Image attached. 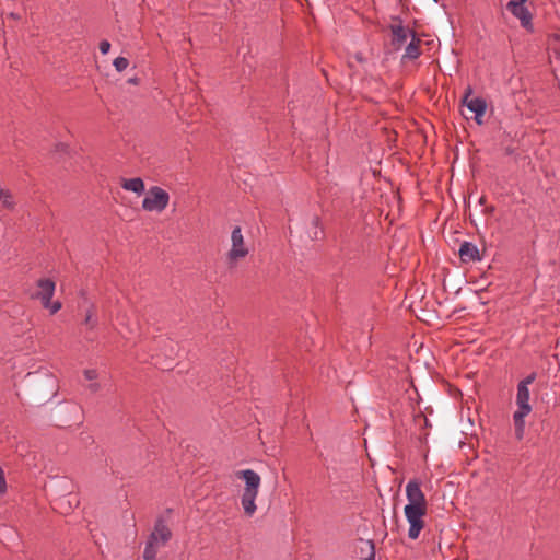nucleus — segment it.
I'll return each mask as SVG.
<instances>
[{"instance_id": "1", "label": "nucleus", "mask_w": 560, "mask_h": 560, "mask_svg": "<svg viewBox=\"0 0 560 560\" xmlns=\"http://www.w3.org/2000/svg\"><path fill=\"white\" fill-rule=\"evenodd\" d=\"M235 476L245 482V487L241 495V504L245 515L252 517L257 511L256 499L258 497L261 478L253 469L238 470L235 472Z\"/></svg>"}, {"instance_id": "2", "label": "nucleus", "mask_w": 560, "mask_h": 560, "mask_svg": "<svg viewBox=\"0 0 560 560\" xmlns=\"http://www.w3.org/2000/svg\"><path fill=\"white\" fill-rule=\"evenodd\" d=\"M517 409L513 415L515 435L517 440L523 439L525 432V417L532 412L529 404V389L524 385H517L516 393Z\"/></svg>"}, {"instance_id": "3", "label": "nucleus", "mask_w": 560, "mask_h": 560, "mask_svg": "<svg viewBox=\"0 0 560 560\" xmlns=\"http://www.w3.org/2000/svg\"><path fill=\"white\" fill-rule=\"evenodd\" d=\"M170 202V194L160 186H152L142 200V209L148 212H163Z\"/></svg>"}, {"instance_id": "4", "label": "nucleus", "mask_w": 560, "mask_h": 560, "mask_svg": "<svg viewBox=\"0 0 560 560\" xmlns=\"http://www.w3.org/2000/svg\"><path fill=\"white\" fill-rule=\"evenodd\" d=\"M36 284L37 291L32 294V298L39 300L43 307L49 310L50 314H56L61 308V303L51 302L56 289L55 282L50 279H39Z\"/></svg>"}, {"instance_id": "5", "label": "nucleus", "mask_w": 560, "mask_h": 560, "mask_svg": "<svg viewBox=\"0 0 560 560\" xmlns=\"http://www.w3.org/2000/svg\"><path fill=\"white\" fill-rule=\"evenodd\" d=\"M231 248L226 254L230 267H234L240 260L244 259L249 249L245 244L244 236L240 226H235L231 233Z\"/></svg>"}, {"instance_id": "6", "label": "nucleus", "mask_w": 560, "mask_h": 560, "mask_svg": "<svg viewBox=\"0 0 560 560\" xmlns=\"http://www.w3.org/2000/svg\"><path fill=\"white\" fill-rule=\"evenodd\" d=\"M405 516L409 523L408 537L417 539L423 529V516L427 513V508L405 506Z\"/></svg>"}, {"instance_id": "7", "label": "nucleus", "mask_w": 560, "mask_h": 560, "mask_svg": "<svg viewBox=\"0 0 560 560\" xmlns=\"http://www.w3.org/2000/svg\"><path fill=\"white\" fill-rule=\"evenodd\" d=\"M389 30L392 33V44L397 50L401 48L409 37L412 38V34H416L413 30L404 26L399 18L394 19V23L389 25Z\"/></svg>"}, {"instance_id": "8", "label": "nucleus", "mask_w": 560, "mask_h": 560, "mask_svg": "<svg viewBox=\"0 0 560 560\" xmlns=\"http://www.w3.org/2000/svg\"><path fill=\"white\" fill-rule=\"evenodd\" d=\"M526 2H518V1H509L506 3V9L511 12L513 16L520 20V23L522 27H524L527 31H533V23H532V13L529 10L525 7Z\"/></svg>"}, {"instance_id": "9", "label": "nucleus", "mask_w": 560, "mask_h": 560, "mask_svg": "<svg viewBox=\"0 0 560 560\" xmlns=\"http://www.w3.org/2000/svg\"><path fill=\"white\" fill-rule=\"evenodd\" d=\"M408 504L406 506L427 508V500L417 479L410 480L406 486Z\"/></svg>"}, {"instance_id": "10", "label": "nucleus", "mask_w": 560, "mask_h": 560, "mask_svg": "<svg viewBox=\"0 0 560 560\" xmlns=\"http://www.w3.org/2000/svg\"><path fill=\"white\" fill-rule=\"evenodd\" d=\"M172 538V532L167 524L163 520H158L154 524V528L150 534L148 540L155 544L159 547H164L167 541Z\"/></svg>"}, {"instance_id": "11", "label": "nucleus", "mask_w": 560, "mask_h": 560, "mask_svg": "<svg viewBox=\"0 0 560 560\" xmlns=\"http://www.w3.org/2000/svg\"><path fill=\"white\" fill-rule=\"evenodd\" d=\"M470 94H471V89L469 88L464 100H463V103L467 106V108L470 112L475 113L476 121L478 124H481L480 118L485 115L486 109H487L486 101L481 97H475V98L468 100Z\"/></svg>"}, {"instance_id": "12", "label": "nucleus", "mask_w": 560, "mask_h": 560, "mask_svg": "<svg viewBox=\"0 0 560 560\" xmlns=\"http://www.w3.org/2000/svg\"><path fill=\"white\" fill-rule=\"evenodd\" d=\"M458 255L463 262L477 261L481 259L478 247L470 242H464L460 244Z\"/></svg>"}, {"instance_id": "13", "label": "nucleus", "mask_w": 560, "mask_h": 560, "mask_svg": "<svg viewBox=\"0 0 560 560\" xmlns=\"http://www.w3.org/2000/svg\"><path fill=\"white\" fill-rule=\"evenodd\" d=\"M120 186L128 191H132L138 196L142 195L145 190L144 182L140 177L122 178Z\"/></svg>"}, {"instance_id": "14", "label": "nucleus", "mask_w": 560, "mask_h": 560, "mask_svg": "<svg viewBox=\"0 0 560 560\" xmlns=\"http://www.w3.org/2000/svg\"><path fill=\"white\" fill-rule=\"evenodd\" d=\"M421 39L417 37V34H412V38L407 45L405 49V54L402 55V60H413L420 57L421 55Z\"/></svg>"}, {"instance_id": "15", "label": "nucleus", "mask_w": 560, "mask_h": 560, "mask_svg": "<svg viewBox=\"0 0 560 560\" xmlns=\"http://www.w3.org/2000/svg\"><path fill=\"white\" fill-rule=\"evenodd\" d=\"M160 548L161 547L148 540L143 551V560H156V555Z\"/></svg>"}, {"instance_id": "16", "label": "nucleus", "mask_w": 560, "mask_h": 560, "mask_svg": "<svg viewBox=\"0 0 560 560\" xmlns=\"http://www.w3.org/2000/svg\"><path fill=\"white\" fill-rule=\"evenodd\" d=\"M113 66L115 67L116 71L122 72L128 68L129 61L125 57H117L114 60Z\"/></svg>"}, {"instance_id": "17", "label": "nucleus", "mask_w": 560, "mask_h": 560, "mask_svg": "<svg viewBox=\"0 0 560 560\" xmlns=\"http://www.w3.org/2000/svg\"><path fill=\"white\" fill-rule=\"evenodd\" d=\"M368 547H369V553L368 556L364 558V560H375V547H374V544L373 541L369 540L366 542Z\"/></svg>"}, {"instance_id": "18", "label": "nucleus", "mask_w": 560, "mask_h": 560, "mask_svg": "<svg viewBox=\"0 0 560 560\" xmlns=\"http://www.w3.org/2000/svg\"><path fill=\"white\" fill-rule=\"evenodd\" d=\"M535 378H536V374L532 373V374L527 375L524 380H522L517 385H524L525 387L528 388V386L535 381Z\"/></svg>"}, {"instance_id": "19", "label": "nucleus", "mask_w": 560, "mask_h": 560, "mask_svg": "<svg viewBox=\"0 0 560 560\" xmlns=\"http://www.w3.org/2000/svg\"><path fill=\"white\" fill-rule=\"evenodd\" d=\"M110 50V43L106 39L102 40L100 43V51L103 54V55H106L108 54V51Z\"/></svg>"}, {"instance_id": "20", "label": "nucleus", "mask_w": 560, "mask_h": 560, "mask_svg": "<svg viewBox=\"0 0 560 560\" xmlns=\"http://www.w3.org/2000/svg\"><path fill=\"white\" fill-rule=\"evenodd\" d=\"M84 376L88 381H93L97 377V372L96 370L88 369L84 371Z\"/></svg>"}, {"instance_id": "21", "label": "nucleus", "mask_w": 560, "mask_h": 560, "mask_svg": "<svg viewBox=\"0 0 560 560\" xmlns=\"http://www.w3.org/2000/svg\"><path fill=\"white\" fill-rule=\"evenodd\" d=\"M7 490V482L4 478L3 469L0 467V493H4Z\"/></svg>"}, {"instance_id": "22", "label": "nucleus", "mask_w": 560, "mask_h": 560, "mask_svg": "<svg viewBox=\"0 0 560 560\" xmlns=\"http://www.w3.org/2000/svg\"><path fill=\"white\" fill-rule=\"evenodd\" d=\"M92 317H93V313H92V311H89L86 314V317H85V323L91 324V326L93 327L95 325V323L92 320Z\"/></svg>"}, {"instance_id": "23", "label": "nucleus", "mask_w": 560, "mask_h": 560, "mask_svg": "<svg viewBox=\"0 0 560 560\" xmlns=\"http://www.w3.org/2000/svg\"><path fill=\"white\" fill-rule=\"evenodd\" d=\"M101 388L100 384L98 383H91L89 385V389L92 392V393H96L98 392Z\"/></svg>"}, {"instance_id": "24", "label": "nucleus", "mask_w": 560, "mask_h": 560, "mask_svg": "<svg viewBox=\"0 0 560 560\" xmlns=\"http://www.w3.org/2000/svg\"><path fill=\"white\" fill-rule=\"evenodd\" d=\"M8 18H10L12 20H20L21 15L18 14V13L11 12V13L8 14Z\"/></svg>"}, {"instance_id": "25", "label": "nucleus", "mask_w": 560, "mask_h": 560, "mask_svg": "<svg viewBox=\"0 0 560 560\" xmlns=\"http://www.w3.org/2000/svg\"><path fill=\"white\" fill-rule=\"evenodd\" d=\"M312 224L317 228L319 225V218L318 217H313Z\"/></svg>"}, {"instance_id": "26", "label": "nucleus", "mask_w": 560, "mask_h": 560, "mask_svg": "<svg viewBox=\"0 0 560 560\" xmlns=\"http://www.w3.org/2000/svg\"><path fill=\"white\" fill-rule=\"evenodd\" d=\"M129 82L136 84L137 83V79H130Z\"/></svg>"}, {"instance_id": "27", "label": "nucleus", "mask_w": 560, "mask_h": 560, "mask_svg": "<svg viewBox=\"0 0 560 560\" xmlns=\"http://www.w3.org/2000/svg\"><path fill=\"white\" fill-rule=\"evenodd\" d=\"M434 2H438L439 0H433Z\"/></svg>"}]
</instances>
